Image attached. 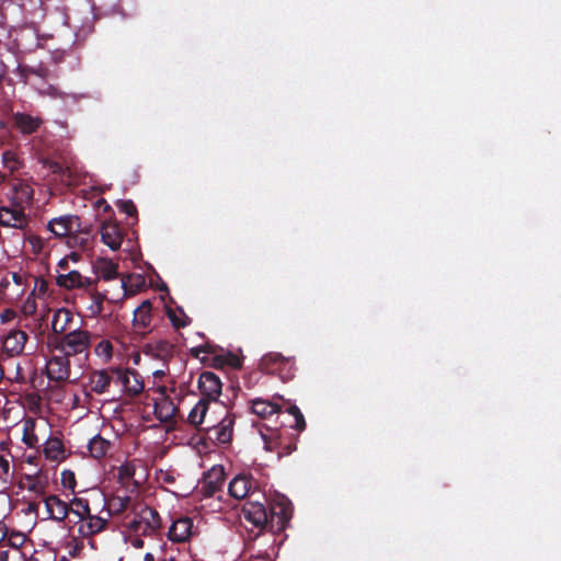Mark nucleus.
<instances>
[{
    "mask_svg": "<svg viewBox=\"0 0 561 561\" xmlns=\"http://www.w3.org/2000/svg\"><path fill=\"white\" fill-rule=\"evenodd\" d=\"M225 479L226 473L224 467H213L204 474L202 491H221Z\"/></svg>",
    "mask_w": 561,
    "mask_h": 561,
    "instance_id": "nucleus-23",
    "label": "nucleus"
},
{
    "mask_svg": "<svg viewBox=\"0 0 561 561\" xmlns=\"http://www.w3.org/2000/svg\"><path fill=\"white\" fill-rule=\"evenodd\" d=\"M267 481L259 470L243 471L229 482L227 491H265Z\"/></svg>",
    "mask_w": 561,
    "mask_h": 561,
    "instance_id": "nucleus-5",
    "label": "nucleus"
},
{
    "mask_svg": "<svg viewBox=\"0 0 561 561\" xmlns=\"http://www.w3.org/2000/svg\"><path fill=\"white\" fill-rule=\"evenodd\" d=\"M0 561H9V551H7V550L0 551Z\"/></svg>",
    "mask_w": 561,
    "mask_h": 561,
    "instance_id": "nucleus-56",
    "label": "nucleus"
},
{
    "mask_svg": "<svg viewBox=\"0 0 561 561\" xmlns=\"http://www.w3.org/2000/svg\"><path fill=\"white\" fill-rule=\"evenodd\" d=\"M58 267L62 271H67L68 270V257H64L59 261L58 263Z\"/></svg>",
    "mask_w": 561,
    "mask_h": 561,
    "instance_id": "nucleus-53",
    "label": "nucleus"
},
{
    "mask_svg": "<svg viewBox=\"0 0 561 561\" xmlns=\"http://www.w3.org/2000/svg\"><path fill=\"white\" fill-rule=\"evenodd\" d=\"M56 284L67 290L72 289H91L96 280L90 277L81 275L78 271H69L67 273H60L56 276Z\"/></svg>",
    "mask_w": 561,
    "mask_h": 561,
    "instance_id": "nucleus-11",
    "label": "nucleus"
},
{
    "mask_svg": "<svg viewBox=\"0 0 561 561\" xmlns=\"http://www.w3.org/2000/svg\"><path fill=\"white\" fill-rule=\"evenodd\" d=\"M214 494H215V493H211V492L203 493V495H204V496H203V499H202V500L207 499V497H211Z\"/></svg>",
    "mask_w": 561,
    "mask_h": 561,
    "instance_id": "nucleus-61",
    "label": "nucleus"
},
{
    "mask_svg": "<svg viewBox=\"0 0 561 561\" xmlns=\"http://www.w3.org/2000/svg\"><path fill=\"white\" fill-rule=\"evenodd\" d=\"M248 494L249 493H234V492L227 493L228 496L239 499V500L245 499L248 496Z\"/></svg>",
    "mask_w": 561,
    "mask_h": 561,
    "instance_id": "nucleus-54",
    "label": "nucleus"
},
{
    "mask_svg": "<svg viewBox=\"0 0 561 561\" xmlns=\"http://www.w3.org/2000/svg\"><path fill=\"white\" fill-rule=\"evenodd\" d=\"M287 412L295 420V423L290 425V427H294L298 432H302L306 428V421L299 408L297 405H289L287 408Z\"/></svg>",
    "mask_w": 561,
    "mask_h": 561,
    "instance_id": "nucleus-39",
    "label": "nucleus"
},
{
    "mask_svg": "<svg viewBox=\"0 0 561 561\" xmlns=\"http://www.w3.org/2000/svg\"><path fill=\"white\" fill-rule=\"evenodd\" d=\"M88 449L93 458L101 459L107 454L110 449V442L101 435H95L90 439Z\"/></svg>",
    "mask_w": 561,
    "mask_h": 561,
    "instance_id": "nucleus-32",
    "label": "nucleus"
},
{
    "mask_svg": "<svg viewBox=\"0 0 561 561\" xmlns=\"http://www.w3.org/2000/svg\"><path fill=\"white\" fill-rule=\"evenodd\" d=\"M26 241L31 245L32 252L34 254H39L44 250L46 243V241L42 237L36 234H28L26 237Z\"/></svg>",
    "mask_w": 561,
    "mask_h": 561,
    "instance_id": "nucleus-41",
    "label": "nucleus"
},
{
    "mask_svg": "<svg viewBox=\"0 0 561 561\" xmlns=\"http://www.w3.org/2000/svg\"><path fill=\"white\" fill-rule=\"evenodd\" d=\"M284 451H278V455L282 456V455H289L293 450L296 449V445L295 444H288L286 445L284 448Z\"/></svg>",
    "mask_w": 561,
    "mask_h": 561,
    "instance_id": "nucleus-50",
    "label": "nucleus"
},
{
    "mask_svg": "<svg viewBox=\"0 0 561 561\" xmlns=\"http://www.w3.org/2000/svg\"><path fill=\"white\" fill-rule=\"evenodd\" d=\"M13 124L22 134L31 135L41 127L42 119L30 114L15 113L13 115Z\"/></svg>",
    "mask_w": 561,
    "mask_h": 561,
    "instance_id": "nucleus-26",
    "label": "nucleus"
},
{
    "mask_svg": "<svg viewBox=\"0 0 561 561\" xmlns=\"http://www.w3.org/2000/svg\"><path fill=\"white\" fill-rule=\"evenodd\" d=\"M43 502L49 518L61 522L68 516L69 503L61 500L57 494L49 493V495L43 497Z\"/></svg>",
    "mask_w": 561,
    "mask_h": 561,
    "instance_id": "nucleus-15",
    "label": "nucleus"
},
{
    "mask_svg": "<svg viewBox=\"0 0 561 561\" xmlns=\"http://www.w3.org/2000/svg\"><path fill=\"white\" fill-rule=\"evenodd\" d=\"M30 72L33 73V75H36L38 77H44L45 76V70L44 69H30Z\"/></svg>",
    "mask_w": 561,
    "mask_h": 561,
    "instance_id": "nucleus-55",
    "label": "nucleus"
},
{
    "mask_svg": "<svg viewBox=\"0 0 561 561\" xmlns=\"http://www.w3.org/2000/svg\"><path fill=\"white\" fill-rule=\"evenodd\" d=\"M133 545L135 547H141L142 546V540L141 539H136Z\"/></svg>",
    "mask_w": 561,
    "mask_h": 561,
    "instance_id": "nucleus-60",
    "label": "nucleus"
},
{
    "mask_svg": "<svg viewBox=\"0 0 561 561\" xmlns=\"http://www.w3.org/2000/svg\"><path fill=\"white\" fill-rule=\"evenodd\" d=\"M91 344V333L87 330L76 329L60 336L54 337L56 351L68 357L87 353Z\"/></svg>",
    "mask_w": 561,
    "mask_h": 561,
    "instance_id": "nucleus-3",
    "label": "nucleus"
},
{
    "mask_svg": "<svg viewBox=\"0 0 561 561\" xmlns=\"http://www.w3.org/2000/svg\"><path fill=\"white\" fill-rule=\"evenodd\" d=\"M88 294H89V299H90V302L89 305L87 306V310L90 314V317H100L103 312V304H104V300L106 299V296L102 293H99L96 289H95V285L91 288V289H87Z\"/></svg>",
    "mask_w": 561,
    "mask_h": 561,
    "instance_id": "nucleus-31",
    "label": "nucleus"
},
{
    "mask_svg": "<svg viewBox=\"0 0 561 561\" xmlns=\"http://www.w3.org/2000/svg\"><path fill=\"white\" fill-rule=\"evenodd\" d=\"M26 541V536L22 533L18 531H8V536L5 539V546L12 547L14 549H19Z\"/></svg>",
    "mask_w": 561,
    "mask_h": 561,
    "instance_id": "nucleus-40",
    "label": "nucleus"
},
{
    "mask_svg": "<svg viewBox=\"0 0 561 561\" xmlns=\"http://www.w3.org/2000/svg\"><path fill=\"white\" fill-rule=\"evenodd\" d=\"M233 425L234 417L230 414H227L218 424L210 425L208 431L210 434H213L214 439L218 444H228L232 439Z\"/></svg>",
    "mask_w": 561,
    "mask_h": 561,
    "instance_id": "nucleus-20",
    "label": "nucleus"
},
{
    "mask_svg": "<svg viewBox=\"0 0 561 561\" xmlns=\"http://www.w3.org/2000/svg\"><path fill=\"white\" fill-rule=\"evenodd\" d=\"M73 317L70 311L66 309H58L51 320V329L56 336L64 335L68 330L69 323H71Z\"/></svg>",
    "mask_w": 561,
    "mask_h": 561,
    "instance_id": "nucleus-29",
    "label": "nucleus"
},
{
    "mask_svg": "<svg viewBox=\"0 0 561 561\" xmlns=\"http://www.w3.org/2000/svg\"><path fill=\"white\" fill-rule=\"evenodd\" d=\"M36 421L27 417L23 422V442L31 448H35L38 444V436L35 433Z\"/></svg>",
    "mask_w": 561,
    "mask_h": 561,
    "instance_id": "nucleus-35",
    "label": "nucleus"
},
{
    "mask_svg": "<svg viewBox=\"0 0 561 561\" xmlns=\"http://www.w3.org/2000/svg\"><path fill=\"white\" fill-rule=\"evenodd\" d=\"M168 316H169V319L172 322L173 327H175V328H183V327L186 325V322L181 321L176 317L175 312L172 309H168Z\"/></svg>",
    "mask_w": 561,
    "mask_h": 561,
    "instance_id": "nucleus-46",
    "label": "nucleus"
},
{
    "mask_svg": "<svg viewBox=\"0 0 561 561\" xmlns=\"http://www.w3.org/2000/svg\"><path fill=\"white\" fill-rule=\"evenodd\" d=\"M112 381V376L107 370H95L90 376L91 390L98 394L107 391Z\"/></svg>",
    "mask_w": 561,
    "mask_h": 561,
    "instance_id": "nucleus-30",
    "label": "nucleus"
},
{
    "mask_svg": "<svg viewBox=\"0 0 561 561\" xmlns=\"http://www.w3.org/2000/svg\"><path fill=\"white\" fill-rule=\"evenodd\" d=\"M152 321V304L144 300L134 311L133 327L137 333L146 334L150 331Z\"/></svg>",
    "mask_w": 561,
    "mask_h": 561,
    "instance_id": "nucleus-16",
    "label": "nucleus"
},
{
    "mask_svg": "<svg viewBox=\"0 0 561 561\" xmlns=\"http://www.w3.org/2000/svg\"><path fill=\"white\" fill-rule=\"evenodd\" d=\"M23 207L12 204L11 207H0V226L24 229L27 226V218Z\"/></svg>",
    "mask_w": 561,
    "mask_h": 561,
    "instance_id": "nucleus-14",
    "label": "nucleus"
},
{
    "mask_svg": "<svg viewBox=\"0 0 561 561\" xmlns=\"http://www.w3.org/2000/svg\"><path fill=\"white\" fill-rule=\"evenodd\" d=\"M161 561H193L187 551H180L178 548L170 547L165 550Z\"/></svg>",
    "mask_w": 561,
    "mask_h": 561,
    "instance_id": "nucleus-38",
    "label": "nucleus"
},
{
    "mask_svg": "<svg viewBox=\"0 0 561 561\" xmlns=\"http://www.w3.org/2000/svg\"><path fill=\"white\" fill-rule=\"evenodd\" d=\"M193 520L190 517H182L173 520L168 533L172 542H185L192 535Z\"/></svg>",
    "mask_w": 561,
    "mask_h": 561,
    "instance_id": "nucleus-21",
    "label": "nucleus"
},
{
    "mask_svg": "<svg viewBox=\"0 0 561 561\" xmlns=\"http://www.w3.org/2000/svg\"><path fill=\"white\" fill-rule=\"evenodd\" d=\"M95 268L105 280L114 279L118 275V265L108 259L99 260Z\"/></svg>",
    "mask_w": 561,
    "mask_h": 561,
    "instance_id": "nucleus-34",
    "label": "nucleus"
},
{
    "mask_svg": "<svg viewBox=\"0 0 561 561\" xmlns=\"http://www.w3.org/2000/svg\"><path fill=\"white\" fill-rule=\"evenodd\" d=\"M261 436H262V439H263V442L265 444V449L266 450H273L274 446H273L272 437L268 436L267 434H264L263 432H261Z\"/></svg>",
    "mask_w": 561,
    "mask_h": 561,
    "instance_id": "nucleus-49",
    "label": "nucleus"
},
{
    "mask_svg": "<svg viewBox=\"0 0 561 561\" xmlns=\"http://www.w3.org/2000/svg\"><path fill=\"white\" fill-rule=\"evenodd\" d=\"M28 335L22 330H11L2 340L1 357H15L23 353Z\"/></svg>",
    "mask_w": 561,
    "mask_h": 561,
    "instance_id": "nucleus-8",
    "label": "nucleus"
},
{
    "mask_svg": "<svg viewBox=\"0 0 561 561\" xmlns=\"http://www.w3.org/2000/svg\"><path fill=\"white\" fill-rule=\"evenodd\" d=\"M101 240L112 250H118L123 242V231L116 222H103L101 226Z\"/></svg>",
    "mask_w": 561,
    "mask_h": 561,
    "instance_id": "nucleus-22",
    "label": "nucleus"
},
{
    "mask_svg": "<svg viewBox=\"0 0 561 561\" xmlns=\"http://www.w3.org/2000/svg\"><path fill=\"white\" fill-rule=\"evenodd\" d=\"M153 376H154L156 378H161V377H163V376H164V371H163V370H156V371L153 373Z\"/></svg>",
    "mask_w": 561,
    "mask_h": 561,
    "instance_id": "nucleus-59",
    "label": "nucleus"
},
{
    "mask_svg": "<svg viewBox=\"0 0 561 561\" xmlns=\"http://www.w3.org/2000/svg\"><path fill=\"white\" fill-rule=\"evenodd\" d=\"M68 261L71 260L73 262H78L81 257L80 253L77 251H72L68 256Z\"/></svg>",
    "mask_w": 561,
    "mask_h": 561,
    "instance_id": "nucleus-52",
    "label": "nucleus"
},
{
    "mask_svg": "<svg viewBox=\"0 0 561 561\" xmlns=\"http://www.w3.org/2000/svg\"><path fill=\"white\" fill-rule=\"evenodd\" d=\"M198 390L202 394L201 399H206L207 402H215L221 394L222 383L219 376L213 371H203L198 377Z\"/></svg>",
    "mask_w": 561,
    "mask_h": 561,
    "instance_id": "nucleus-7",
    "label": "nucleus"
},
{
    "mask_svg": "<svg viewBox=\"0 0 561 561\" xmlns=\"http://www.w3.org/2000/svg\"><path fill=\"white\" fill-rule=\"evenodd\" d=\"M12 191L11 201L15 206L25 208L33 202L34 190L24 179L12 178L9 181Z\"/></svg>",
    "mask_w": 561,
    "mask_h": 561,
    "instance_id": "nucleus-12",
    "label": "nucleus"
},
{
    "mask_svg": "<svg viewBox=\"0 0 561 561\" xmlns=\"http://www.w3.org/2000/svg\"><path fill=\"white\" fill-rule=\"evenodd\" d=\"M9 472V461L0 456V478Z\"/></svg>",
    "mask_w": 561,
    "mask_h": 561,
    "instance_id": "nucleus-47",
    "label": "nucleus"
},
{
    "mask_svg": "<svg viewBox=\"0 0 561 561\" xmlns=\"http://www.w3.org/2000/svg\"><path fill=\"white\" fill-rule=\"evenodd\" d=\"M194 357L199 358L205 365L214 368H224L225 360L222 354H215V347L210 344L201 345L191 350Z\"/></svg>",
    "mask_w": 561,
    "mask_h": 561,
    "instance_id": "nucleus-19",
    "label": "nucleus"
},
{
    "mask_svg": "<svg viewBox=\"0 0 561 561\" xmlns=\"http://www.w3.org/2000/svg\"><path fill=\"white\" fill-rule=\"evenodd\" d=\"M251 411L261 419H270L275 414L278 416L282 407L278 403L256 398L251 401Z\"/></svg>",
    "mask_w": 561,
    "mask_h": 561,
    "instance_id": "nucleus-24",
    "label": "nucleus"
},
{
    "mask_svg": "<svg viewBox=\"0 0 561 561\" xmlns=\"http://www.w3.org/2000/svg\"><path fill=\"white\" fill-rule=\"evenodd\" d=\"M144 559L145 561H154V557L150 552L146 553Z\"/></svg>",
    "mask_w": 561,
    "mask_h": 561,
    "instance_id": "nucleus-58",
    "label": "nucleus"
},
{
    "mask_svg": "<svg viewBox=\"0 0 561 561\" xmlns=\"http://www.w3.org/2000/svg\"><path fill=\"white\" fill-rule=\"evenodd\" d=\"M107 524V517L102 515L89 514L79 520V534L89 538L104 530Z\"/></svg>",
    "mask_w": 561,
    "mask_h": 561,
    "instance_id": "nucleus-17",
    "label": "nucleus"
},
{
    "mask_svg": "<svg viewBox=\"0 0 561 561\" xmlns=\"http://www.w3.org/2000/svg\"><path fill=\"white\" fill-rule=\"evenodd\" d=\"M209 403L206 399H199L188 413L187 421L191 425L198 426L204 422Z\"/></svg>",
    "mask_w": 561,
    "mask_h": 561,
    "instance_id": "nucleus-33",
    "label": "nucleus"
},
{
    "mask_svg": "<svg viewBox=\"0 0 561 561\" xmlns=\"http://www.w3.org/2000/svg\"><path fill=\"white\" fill-rule=\"evenodd\" d=\"M94 231L92 226H83L82 221H80L79 228L73 230L68 240H66V243L71 249L88 251L92 249Z\"/></svg>",
    "mask_w": 561,
    "mask_h": 561,
    "instance_id": "nucleus-13",
    "label": "nucleus"
},
{
    "mask_svg": "<svg viewBox=\"0 0 561 561\" xmlns=\"http://www.w3.org/2000/svg\"><path fill=\"white\" fill-rule=\"evenodd\" d=\"M117 208L128 215L129 217L137 216V208L133 201L130 199H121L116 202Z\"/></svg>",
    "mask_w": 561,
    "mask_h": 561,
    "instance_id": "nucleus-42",
    "label": "nucleus"
},
{
    "mask_svg": "<svg viewBox=\"0 0 561 561\" xmlns=\"http://www.w3.org/2000/svg\"><path fill=\"white\" fill-rule=\"evenodd\" d=\"M111 373L116 376V380L123 386L124 391L129 397H137L142 392L144 381L138 371L129 368H112Z\"/></svg>",
    "mask_w": 561,
    "mask_h": 561,
    "instance_id": "nucleus-6",
    "label": "nucleus"
},
{
    "mask_svg": "<svg viewBox=\"0 0 561 561\" xmlns=\"http://www.w3.org/2000/svg\"><path fill=\"white\" fill-rule=\"evenodd\" d=\"M103 511L106 517L122 516L123 526L137 536H151L161 526V519L156 510L128 495L101 493Z\"/></svg>",
    "mask_w": 561,
    "mask_h": 561,
    "instance_id": "nucleus-1",
    "label": "nucleus"
},
{
    "mask_svg": "<svg viewBox=\"0 0 561 561\" xmlns=\"http://www.w3.org/2000/svg\"><path fill=\"white\" fill-rule=\"evenodd\" d=\"M139 358H140V357H139V355L137 354V355L135 356V358H134L135 364H138V363H139Z\"/></svg>",
    "mask_w": 561,
    "mask_h": 561,
    "instance_id": "nucleus-62",
    "label": "nucleus"
},
{
    "mask_svg": "<svg viewBox=\"0 0 561 561\" xmlns=\"http://www.w3.org/2000/svg\"><path fill=\"white\" fill-rule=\"evenodd\" d=\"M167 391L168 388L165 386H160L158 388V392L162 398L160 401L154 402V413L160 421L164 422L172 420L179 410L173 401L167 396Z\"/></svg>",
    "mask_w": 561,
    "mask_h": 561,
    "instance_id": "nucleus-18",
    "label": "nucleus"
},
{
    "mask_svg": "<svg viewBox=\"0 0 561 561\" xmlns=\"http://www.w3.org/2000/svg\"><path fill=\"white\" fill-rule=\"evenodd\" d=\"M70 357L62 354L51 356L46 364V375L49 380L64 382L70 377Z\"/></svg>",
    "mask_w": 561,
    "mask_h": 561,
    "instance_id": "nucleus-9",
    "label": "nucleus"
},
{
    "mask_svg": "<svg viewBox=\"0 0 561 561\" xmlns=\"http://www.w3.org/2000/svg\"><path fill=\"white\" fill-rule=\"evenodd\" d=\"M80 221L81 218L79 216L62 215L50 219L47 224V229L55 237L66 238L68 240L69 236L73 232V230L79 228Z\"/></svg>",
    "mask_w": 561,
    "mask_h": 561,
    "instance_id": "nucleus-10",
    "label": "nucleus"
},
{
    "mask_svg": "<svg viewBox=\"0 0 561 561\" xmlns=\"http://www.w3.org/2000/svg\"><path fill=\"white\" fill-rule=\"evenodd\" d=\"M70 512L76 514L79 520L91 513L88 501L83 499H72L69 503Z\"/></svg>",
    "mask_w": 561,
    "mask_h": 561,
    "instance_id": "nucleus-37",
    "label": "nucleus"
},
{
    "mask_svg": "<svg viewBox=\"0 0 561 561\" xmlns=\"http://www.w3.org/2000/svg\"><path fill=\"white\" fill-rule=\"evenodd\" d=\"M224 355L225 366L231 367V368H241L242 362L239 356L236 354L228 352Z\"/></svg>",
    "mask_w": 561,
    "mask_h": 561,
    "instance_id": "nucleus-44",
    "label": "nucleus"
},
{
    "mask_svg": "<svg viewBox=\"0 0 561 561\" xmlns=\"http://www.w3.org/2000/svg\"><path fill=\"white\" fill-rule=\"evenodd\" d=\"M43 453L48 460L58 461L65 458V446L59 437L50 435L44 443Z\"/></svg>",
    "mask_w": 561,
    "mask_h": 561,
    "instance_id": "nucleus-28",
    "label": "nucleus"
},
{
    "mask_svg": "<svg viewBox=\"0 0 561 561\" xmlns=\"http://www.w3.org/2000/svg\"><path fill=\"white\" fill-rule=\"evenodd\" d=\"M61 484L65 489H68L70 491H73L76 485H77V481H76V474L73 471L71 470H64L61 472Z\"/></svg>",
    "mask_w": 561,
    "mask_h": 561,
    "instance_id": "nucleus-43",
    "label": "nucleus"
},
{
    "mask_svg": "<svg viewBox=\"0 0 561 561\" xmlns=\"http://www.w3.org/2000/svg\"><path fill=\"white\" fill-rule=\"evenodd\" d=\"M98 204H99L100 206L102 205V207H104V210H110V209H111V206H110V205H108L104 199H100V201L98 202Z\"/></svg>",
    "mask_w": 561,
    "mask_h": 561,
    "instance_id": "nucleus-57",
    "label": "nucleus"
},
{
    "mask_svg": "<svg viewBox=\"0 0 561 561\" xmlns=\"http://www.w3.org/2000/svg\"><path fill=\"white\" fill-rule=\"evenodd\" d=\"M135 465L133 462H126L118 467L116 477L122 488L128 491V489L133 485L134 488L130 491H135V489L140 485V481L135 478Z\"/></svg>",
    "mask_w": 561,
    "mask_h": 561,
    "instance_id": "nucleus-27",
    "label": "nucleus"
},
{
    "mask_svg": "<svg viewBox=\"0 0 561 561\" xmlns=\"http://www.w3.org/2000/svg\"><path fill=\"white\" fill-rule=\"evenodd\" d=\"M130 279V276H128L127 278L126 277H123L122 278V287L124 288V291H125V295H128V294H131L133 290H130L128 288V280Z\"/></svg>",
    "mask_w": 561,
    "mask_h": 561,
    "instance_id": "nucleus-51",
    "label": "nucleus"
},
{
    "mask_svg": "<svg viewBox=\"0 0 561 561\" xmlns=\"http://www.w3.org/2000/svg\"><path fill=\"white\" fill-rule=\"evenodd\" d=\"M3 167L9 170L11 174L19 171L23 167V162L20 160L16 152L7 150L2 153Z\"/></svg>",
    "mask_w": 561,
    "mask_h": 561,
    "instance_id": "nucleus-36",
    "label": "nucleus"
},
{
    "mask_svg": "<svg viewBox=\"0 0 561 561\" xmlns=\"http://www.w3.org/2000/svg\"><path fill=\"white\" fill-rule=\"evenodd\" d=\"M99 355H104L105 357H112L113 346L110 341H101L95 348Z\"/></svg>",
    "mask_w": 561,
    "mask_h": 561,
    "instance_id": "nucleus-45",
    "label": "nucleus"
},
{
    "mask_svg": "<svg viewBox=\"0 0 561 561\" xmlns=\"http://www.w3.org/2000/svg\"><path fill=\"white\" fill-rule=\"evenodd\" d=\"M5 181V175L0 173V182H4Z\"/></svg>",
    "mask_w": 561,
    "mask_h": 561,
    "instance_id": "nucleus-63",
    "label": "nucleus"
},
{
    "mask_svg": "<svg viewBox=\"0 0 561 561\" xmlns=\"http://www.w3.org/2000/svg\"><path fill=\"white\" fill-rule=\"evenodd\" d=\"M51 169H53V172L56 173L57 172V169H56V162L51 165Z\"/></svg>",
    "mask_w": 561,
    "mask_h": 561,
    "instance_id": "nucleus-64",
    "label": "nucleus"
},
{
    "mask_svg": "<svg viewBox=\"0 0 561 561\" xmlns=\"http://www.w3.org/2000/svg\"><path fill=\"white\" fill-rule=\"evenodd\" d=\"M142 351L145 354L152 356L156 359L167 360L173 354V345L168 341H156L144 345Z\"/></svg>",
    "mask_w": 561,
    "mask_h": 561,
    "instance_id": "nucleus-25",
    "label": "nucleus"
},
{
    "mask_svg": "<svg viewBox=\"0 0 561 561\" xmlns=\"http://www.w3.org/2000/svg\"><path fill=\"white\" fill-rule=\"evenodd\" d=\"M266 504L259 501L247 502L242 507L243 518L252 524L259 531L268 530L273 534L282 533L288 526L294 506L285 493H271Z\"/></svg>",
    "mask_w": 561,
    "mask_h": 561,
    "instance_id": "nucleus-2",
    "label": "nucleus"
},
{
    "mask_svg": "<svg viewBox=\"0 0 561 561\" xmlns=\"http://www.w3.org/2000/svg\"><path fill=\"white\" fill-rule=\"evenodd\" d=\"M294 359L285 357L280 353L271 352L265 354L259 363L260 369L268 375H276L286 381L294 377Z\"/></svg>",
    "mask_w": 561,
    "mask_h": 561,
    "instance_id": "nucleus-4",
    "label": "nucleus"
},
{
    "mask_svg": "<svg viewBox=\"0 0 561 561\" xmlns=\"http://www.w3.org/2000/svg\"><path fill=\"white\" fill-rule=\"evenodd\" d=\"M7 536H8V528L2 522H0V545H2V547L5 546Z\"/></svg>",
    "mask_w": 561,
    "mask_h": 561,
    "instance_id": "nucleus-48",
    "label": "nucleus"
}]
</instances>
